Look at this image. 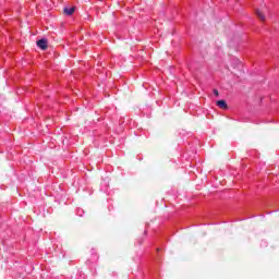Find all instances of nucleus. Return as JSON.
Returning <instances> with one entry per match:
<instances>
[{
    "label": "nucleus",
    "instance_id": "4",
    "mask_svg": "<svg viewBox=\"0 0 279 279\" xmlns=\"http://www.w3.org/2000/svg\"><path fill=\"white\" fill-rule=\"evenodd\" d=\"M255 14H256L257 19H259V21H262V22H265V21H266L265 13H263V11H260V10L257 9V10L255 11Z\"/></svg>",
    "mask_w": 279,
    "mask_h": 279
},
{
    "label": "nucleus",
    "instance_id": "2",
    "mask_svg": "<svg viewBox=\"0 0 279 279\" xmlns=\"http://www.w3.org/2000/svg\"><path fill=\"white\" fill-rule=\"evenodd\" d=\"M37 47H39V49H43V51L47 50V39H39L37 41Z\"/></svg>",
    "mask_w": 279,
    "mask_h": 279
},
{
    "label": "nucleus",
    "instance_id": "1",
    "mask_svg": "<svg viewBox=\"0 0 279 279\" xmlns=\"http://www.w3.org/2000/svg\"><path fill=\"white\" fill-rule=\"evenodd\" d=\"M231 66H232L233 71L241 69V61L239 59H233L231 61Z\"/></svg>",
    "mask_w": 279,
    "mask_h": 279
},
{
    "label": "nucleus",
    "instance_id": "3",
    "mask_svg": "<svg viewBox=\"0 0 279 279\" xmlns=\"http://www.w3.org/2000/svg\"><path fill=\"white\" fill-rule=\"evenodd\" d=\"M216 105L218 108H221V110H228V102H226V100H218Z\"/></svg>",
    "mask_w": 279,
    "mask_h": 279
},
{
    "label": "nucleus",
    "instance_id": "5",
    "mask_svg": "<svg viewBox=\"0 0 279 279\" xmlns=\"http://www.w3.org/2000/svg\"><path fill=\"white\" fill-rule=\"evenodd\" d=\"M63 12H64V14H66L68 16H71L74 12H75V8H64L63 9Z\"/></svg>",
    "mask_w": 279,
    "mask_h": 279
},
{
    "label": "nucleus",
    "instance_id": "6",
    "mask_svg": "<svg viewBox=\"0 0 279 279\" xmlns=\"http://www.w3.org/2000/svg\"><path fill=\"white\" fill-rule=\"evenodd\" d=\"M214 95H216V97H219V90L214 89Z\"/></svg>",
    "mask_w": 279,
    "mask_h": 279
}]
</instances>
